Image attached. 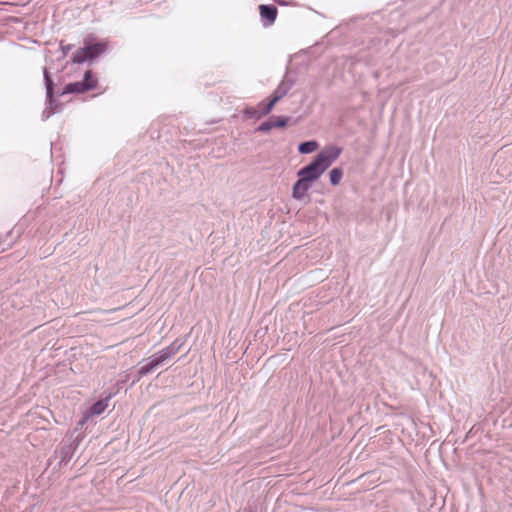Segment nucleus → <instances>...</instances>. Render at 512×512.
Here are the masks:
<instances>
[{
    "label": "nucleus",
    "instance_id": "f257e3e1",
    "mask_svg": "<svg viewBox=\"0 0 512 512\" xmlns=\"http://www.w3.org/2000/svg\"><path fill=\"white\" fill-rule=\"evenodd\" d=\"M341 152L342 149L335 146L324 149L314 158L310 164L301 168L297 172V175L303 176L310 182L314 183L340 156Z\"/></svg>",
    "mask_w": 512,
    "mask_h": 512
},
{
    "label": "nucleus",
    "instance_id": "20e7f679",
    "mask_svg": "<svg viewBox=\"0 0 512 512\" xmlns=\"http://www.w3.org/2000/svg\"><path fill=\"white\" fill-rule=\"evenodd\" d=\"M298 177L299 179L295 182L292 188V197L296 200H302L311 188L313 182H310L303 176Z\"/></svg>",
    "mask_w": 512,
    "mask_h": 512
},
{
    "label": "nucleus",
    "instance_id": "6e6552de",
    "mask_svg": "<svg viewBox=\"0 0 512 512\" xmlns=\"http://www.w3.org/2000/svg\"><path fill=\"white\" fill-rule=\"evenodd\" d=\"M108 401H109V397L95 402L89 409V415L94 416V415L102 414L108 407Z\"/></svg>",
    "mask_w": 512,
    "mask_h": 512
},
{
    "label": "nucleus",
    "instance_id": "4468645a",
    "mask_svg": "<svg viewBox=\"0 0 512 512\" xmlns=\"http://www.w3.org/2000/svg\"><path fill=\"white\" fill-rule=\"evenodd\" d=\"M244 114L248 118L260 119L262 117L259 108L257 109V108H254V107L246 108L245 111H244Z\"/></svg>",
    "mask_w": 512,
    "mask_h": 512
},
{
    "label": "nucleus",
    "instance_id": "f8f14e48",
    "mask_svg": "<svg viewBox=\"0 0 512 512\" xmlns=\"http://www.w3.org/2000/svg\"><path fill=\"white\" fill-rule=\"evenodd\" d=\"M343 177V171L340 168H333L330 171L329 178L330 183L334 186L338 185Z\"/></svg>",
    "mask_w": 512,
    "mask_h": 512
},
{
    "label": "nucleus",
    "instance_id": "7ed1b4c3",
    "mask_svg": "<svg viewBox=\"0 0 512 512\" xmlns=\"http://www.w3.org/2000/svg\"><path fill=\"white\" fill-rule=\"evenodd\" d=\"M106 50L105 43H94L91 44L87 40L84 41V47L78 49L73 58V63H84L85 61H91L101 55Z\"/></svg>",
    "mask_w": 512,
    "mask_h": 512
},
{
    "label": "nucleus",
    "instance_id": "f3484780",
    "mask_svg": "<svg viewBox=\"0 0 512 512\" xmlns=\"http://www.w3.org/2000/svg\"><path fill=\"white\" fill-rule=\"evenodd\" d=\"M61 48H62V50H63L64 55H66V54L68 53V51H70V50H71L72 45H66V46L61 45Z\"/></svg>",
    "mask_w": 512,
    "mask_h": 512
},
{
    "label": "nucleus",
    "instance_id": "9b49d317",
    "mask_svg": "<svg viewBox=\"0 0 512 512\" xmlns=\"http://www.w3.org/2000/svg\"><path fill=\"white\" fill-rule=\"evenodd\" d=\"M82 83L89 86L87 87V91L96 88L97 80L93 77L92 71L88 70L85 72Z\"/></svg>",
    "mask_w": 512,
    "mask_h": 512
},
{
    "label": "nucleus",
    "instance_id": "1a4fd4ad",
    "mask_svg": "<svg viewBox=\"0 0 512 512\" xmlns=\"http://www.w3.org/2000/svg\"><path fill=\"white\" fill-rule=\"evenodd\" d=\"M87 87L82 81L69 83L65 86L64 93H83L87 91Z\"/></svg>",
    "mask_w": 512,
    "mask_h": 512
},
{
    "label": "nucleus",
    "instance_id": "dca6fc26",
    "mask_svg": "<svg viewBox=\"0 0 512 512\" xmlns=\"http://www.w3.org/2000/svg\"><path fill=\"white\" fill-rule=\"evenodd\" d=\"M279 100L277 99V97H274L273 95L271 96V99L270 101L267 103V106H268V110H272L275 106V104L278 102Z\"/></svg>",
    "mask_w": 512,
    "mask_h": 512
},
{
    "label": "nucleus",
    "instance_id": "0eeeda50",
    "mask_svg": "<svg viewBox=\"0 0 512 512\" xmlns=\"http://www.w3.org/2000/svg\"><path fill=\"white\" fill-rule=\"evenodd\" d=\"M292 82L284 79L281 81V83L277 86L275 91L273 92V96L277 97V99L280 101L291 89Z\"/></svg>",
    "mask_w": 512,
    "mask_h": 512
},
{
    "label": "nucleus",
    "instance_id": "9d476101",
    "mask_svg": "<svg viewBox=\"0 0 512 512\" xmlns=\"http://www.w3.org/2000/svg\"><path fill=\"white\" fill-rule=\"evenodd\" d=\"M318 147H319L318 142L315 140H311V141L302 142L298 146V151L301 154H309V153L316 151L318 149Z\"/></svg>",
    "mask_w": 512,
    "mask_h": 512
},
{
    "label": "nucleus",
    "instance_id": "f03ea898",
    "mask_svg": "<svg viewBox=\"0 0 512 512\" xmlns=\"http://www.w3.org/2000/svg\"><path fill=\"white\" fill-rule=\"evenodd\" d=\"M183 345V340L176 339L168 347L149 357L147 363L141 366L137 371V380H140L143 376L151 373L156 367L171 359L179 352Z\"/></svg>",
    "mask_w": 512,
    "mask_h": 512
},
{
    "label": "nucleus",
    "instance_id": "2eb2a0df",
    "mask_svg": "<svg viewBox=\"0 0 512 512\" xmlns=\"http://www.w3.org/2000/svg\"><path fill=\"white\" fill-rule=\"evenodd\" d=\"M258 108L261 112L262 117L269 114L272 111V110H268L267 103H265V102H260L258 104Z\"/></svg>",
    "mask_w": 512,
    "mask_h": 512
},
{
    "label": "nucleus",
    "instance_id": "423d86ee",
    "mask_svg": "<svg viewBox=\"0 0 512 512\" xmlns=\"http://www.w3.org/2000/svg\"><path fill=\"white\" fill-rule=\"evenodd\" d=\"M261 18L266 21L265 26H269L275 22L277 16V8L273 5H260L259 6Z\"/></svg>",
    "mask_w": 512,
    "mask_h": 512
},
{
    "label": "nucleus",
    "instance_id": "39448f33",
    "mask_svg": "<svg viewBox=\"0 0 512 512\" xmlns=\"http://www.w3.org/2000/svg\"><path fill=\"white\" fill-rule=\"evenodd\" d=\"M289 121L288 117H271L268 121L261 123L256 131L269 132L272 128H283Z\"/></svg>",
    "mask_w": 512,
    "mask_h": 512
},
{
    "label": "nucleus",
    "instance_id": "ddd939ff",
    "mask_svg": "<svg viewBox=\"0 0 512 512\" xmlns=\"http://www.w3.org/2000/svg\"><path fill=\"white\" fill-rule=\"evenodd\" d=\"M43 75H44V81H45V85H46L47 97L49 99H51L53 96V81H52L51 77L49 76L48 70L46 68L43 69Z\"/></svg>",
    "mask_w": 512,
    "mask_h": 512
}]
</instances>
